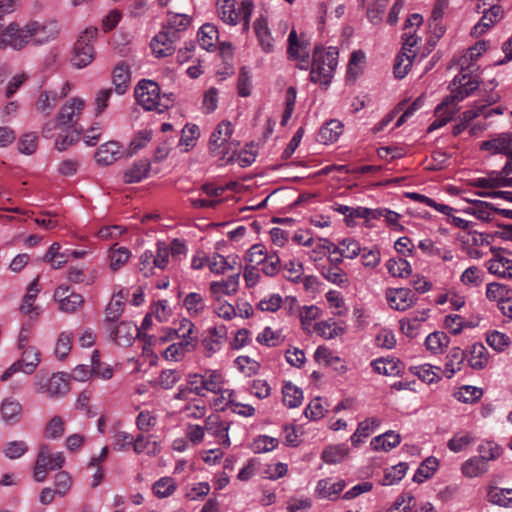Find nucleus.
<instances>
[{
	"label": "nucleus",
	"mask_w": 512,
	"mask_h": 512,
	"mask_svg": "<svg viewBox=\"0 0 512 512\" xmlns=\"http://www.w3.org/2000/svg\"><path fill=\"white\" fill-rule=\"evenodd\" d=\"M152 132L149 130L139 131L131 141L129 147L120 157L130 158L133 157L139 149H142L151 140Z\"/></svg>",
	"instance_id": "51"
},
{
	"label": "nucleus",
	"mask_w": 512,
	"mask_h": 512,
	"mask_svg": "<svg viewBox=\"0 0 512 512\" xmlns=\"http://www.w3.org/2000/svg\"><path fill=\"white\" fill-rule=\"evenodd\" d=\"M239 274L228 276L220 281L210 283V293L215 301H220L224 296L234 295L239 288Z\"/></svg>",
	"instance_id": "18"
},
{
	"label": "nucleus",
	"mask_w": 512,
	"mask_h": 512,
	"mask_svg": "<svg viewBox=\"0 0 512 512\" xmlns=\"http://www.w3.org/2000/svg\"><path fill=\"white\" fill-rule=\"evenodd\" d=\"M468 211L476 218L486 222L493 220L496 214V208L492 204L480 200L473 202V206Z\"/></svg>",
	"instance_id": "48"
},
{
	"label": "nucleus",
	"mask_w": 512,
	"mask_h": 512,
	"mask_svg": "<svg viewBox=\"0 0 512 512\" xmlns=\"http://www.w3.org/2000/svg\"><path fill=\"white\" fill-rule=\"evenodd\" d=\"M0 412L5 422L16 423L19 421L22 405L18 400L6 398L2 401Z\"/></svg>",
	"instance_id": "39"
},
{
	"label": "nucleus",
	"mask_w": 512,
	"mask_h": 512,
	"mask_svg": "<svg viewBox=\"0 0 512 512\" xmlns=\"http://www.w3.org/2000/svg\"><path fill=\"white\" fill-rule=\"evenodd\" d=\"M343 133V124L339 120L326 122L318 133V141L323 144L333 143Z\"/></svg>",
	"instance_id": "31"
},
{
	"label": "nucleus",
	"mask_w": 512,
	"mask_h": 512,
	"mask_svg": "<svg viewBox=\"0 0 512 512\" xmlns=\"http://www.w3.org/2000/svg\"><path fill=\"white\" fill-rule=\"evenodd\" d=\"M416 505L414 496L410 493L399 495L387 512H412Z\"/></svg>",
	"instance_id": "61"
},
{
	"label": "nucleus",
	"mask_w": 512,
	"mask_h": 512,
	"mask_svg": "<svg viewBox=\"0 0 512 512\" xmlns=\"http://www.w3.org/2000/svg\"><path fill=\"white\" fill-rule=\"evenodd\" d=\"M438 370H440L439 367H434L430 364H422L411 367V372L414 375L429 384L440 380V377L437 373Z\"/></svg>",
	"instance_id": "57"
},
{
	"label": "nucleus",
	"mask_w": 512,
	"mask_h": 512,
	"mask_svg": "<svg viewBox=\"0 0 512 512\" xmlns=\"http://www.w3.org/2000/svg\"><path fill=\"white\" fill-rule=\"evenodd\" d=\"M400 441L401 437L399 434L394 431H387L382 435L374 437L370 442V446L375 451L387 452L398 446Z\"/></svg>",
	"instance_id": "33"
},
{
	"label": "nucleus",
	"mask_w": 512,
	"mask_h": 512,
	"mask_svg": "<svg viewBox=\"0 0 512 512\" xmlns=\"http://www.w3.org/2000/svg\"><path fill=\"white\" fill-rule=\"evenodd\" d=\"M67 279L76 284L92 285L96 275L94 271L72 266L68 269Z\"/></svg>",
	"instance_id": "44"
},
{
	"label": "nucleus",
	"mask_w": 512,
	"mask_h": 512,
	"mask_svg": "<svg viewBox=\"0 0 512 512\" xmlns=\"http://www.w3.org/2000/svg\"><path fill=\"white\" fill-rule=\"evenodd\" d=\"M40 362V351L36 347L28 346L23 349L21 358L3 372L0 380L5 382L18 372L30 375L35 372Z\"/></svg>",
	"instance_id": "7"
},
{
	"label": "nucleus",
	"mask_w": 512,
	"mask_h": 512,
	"mask_svg": "<svg viewBox=\"0 0 512 512\" xmlns=\"http://www.w3.org/2000/svg\"><path fill=\"white\" fill-rule=\"evenodd\" d=\"M489 502L503 507L512 506V489L491 487L487 493Z\"/></svg>",
	"instance_id": "43"
},
{
	"label": "nucleus",
	"mask_w": 512,
	"mask_h": 512,
	"mask_svg": "<svg viewBox=\"0 0 512 512\" xmlns=\"http://www.w3.org/2000/svg\"><path fill=\"white\" fill-rule=\"evenodd\" d=\"M486 267L491 274L502 278H512V260L497 256L486 263Z\"/></svg>",
	"instance_id": "37"
},
{
	"label": "nucleus",
	"mask_w": 512,
	"mask_h": 512,
	"mask_svg": "<svg viewBox=\"0 0 512 512\" xmlns=\"http://www.w3.org/2000/svg\"><path fill=\"white\" fill-rule=\"evenodd\" d=\"M483 395L481 388L471 385L460 387L455 393L454 397L463 403H474L478 401Z\"/></svg>",
	"instance_id": "58"
},
{
	"label": "nucleus",
	"mask_w": 512,
	"mask_h": 512,
	"mask_svg": "<svg viewBox=\"0 0 512 512\" xmlns=\"http://www.w3.org/2000/svg\"><path fill=\"white\" fill-rule=\"evenodd\" d=\"M84 107L85 101L82 98L73 97L66 101L56 116L58 126L75 127Z\"/></svg>",
	"instance_id": "10"
},
{
	"label": "nucleus",
	"mask_w": 512,
	"mask_h": 512,
	"mask_svg": "<svg viewBox=\"0 0 512 512\" xmlns=\"http://www.w3.org/2000/svg\"><path fill=\"white\" fill-rule=\"evenodd\" d=\"M337 64L338 50L336 48L323 49L316 47L313 53L310 80L321 85H329Z\"/></svg>",
	"instance_id": "2"
},
{
	"label": "nucleus",
	"mask_w": 512,
	"mask_h": 512,
	"mask_svg": "<svg viewBox=\"0 0 512 512\" xmlns=\"http://www.w3.org/2000/svg\"><path fill=\"white\" fill-rule=\"evenodd\" d=\"M44 454L45 456V467L49 471L61 469L65 463V457L62 452L51 453L48 445H41L39 448L38 455Z\"/></svg>",
	"instance_id": "47"
},
{
	"label": "nucleus",
	"mask_w": 512,
	"mask_h": 512,
	"mask_svg": "<svg viewBox=\"0 0 512 512\" xmlns=\"http://www.w3.org/2000/svg\"><path fill=\"white\" fill-rule=\"evenodd\" d=\"M150 174L151 167L149 162H133L125 169L123 177L126 183H136L150 176Z\"/></svg>",
	"instance_id": "34"
},
{
	"label": "nucleus",
	"mask_w": 512,
	"mask_h": 512,
	"mask_svg": "<svg viewBox=\"0 0 512 512\" xmlns=\"http://www.w3.org/2000/svg\"><path fill=\"white\" fill-rule=\"evenodd\" d=\"M466 355L459 347L450 349L446 357L443 373L447 378H452L457 372L462 369Z\"/></svg>",
	"instance_id": "26"
},
{
	"label": "nucleus",
	"mask_w": 512,
	"mask_h": 512,
	"mask_svg": "<svg viewBox=\"0 0 512 512\" xmlns=\"http://www.w3.org/2000/svg\"><path fill=\"white\" fill-rule=\"evenodd\" d=\"M371 365L373 370L380 375L392 376L398 374L400 371L398 362L393 359H376Z\"/></svg>",
	"instance_id": "60"
},
{
	"label": "nucleus",
	"mask_w": 512,
	"mask_h": 512,
	"mask_svg": "<svg viewBox=\"0 0 512 512\" xmlns=\"http://www.w3.org/2000/svg\"><path fill=\"white\" fill-rule=\"evenodd\" d=\"M308 43L304 40H299L295 30H292L288 37V56L294 60H301V62H308L309 51Z\"/></svg>",
	"instance_id": "24"
},
{
	"label": "nucleus",
	"mask_w": 512,
	"mask_h": 512,
	"mask_svg": "<svg viewBox=\"0 0 512 512\" xmlns=\"http://www.w3.org/2000/svg\"><path fill=\"white\" fill-rule=\"evenodd\" d=\"M388 272L394 277L405 278L412 273L410 263L403 258L390 259L386 263Z\"/></svg>",
	"instance_id": "56"
},
{
	"label": "nucleus",
	"mask_w": 512,
	"mask_h": 512,
	"mask_svg": "<svg viewBox=\"0 0 512 512\" xmlns=\"http://www.w3.org/2000/svg\"><path fill=\"white\" fill-rule=\"evenodd\" d=\"M65 97L64 93H58L52 90H44L40 92L36 101V110L45 116L51 115L59 100Z\"/></svg>",
	"instance_id": "22"
},
{
	"label": "nucleus",
	"mask_w": 512,
	"mask_h": 512,
	"mask_svg": "<svg viewBox=\"0 0 512 512\" xmlns=\"http://www.w3.org/2000/svg\"><path fill=\"white\" fill-rule=\"evenodd\" d=\"M361 251L362 248L356 240L345 238L337 246L333 245L332 254H338L347 259H354L360 255Z\"/></svg>",
	"instance_id": "40"
},
{
	"label": "nucleus",
	"mask_w": 512,
	"mask_h": 512,
	"mask_svg": "<svg viewBox=\"0 0 512 512\" xmlns=\"http://www.w3.org/2000/svg\"><path fill=\"white\" fill-rule=\"evenodd\" d=\"M208 335L203 339L202 343L209 354H213L220 350L223 341L227 337V327L223 324L215 325L207 330Z\"/></svg>",
	"instance_id": "21"
},
{
	"label": "nucleus",
	"mask_w": 512,
	"mask_h": 512,
	"mask_svg": "<svg viewBox=\"0 0 512 512\" xmlns=\"http://www.w3.org/2000/svg\"><path fill=\"white\" fill-rule=\"evenodd\" d=\"M54 297L59 303V309L66 313L75 312L84 303L82 295L70 291V287L64 284L58 286Z\"/></svg>",
	"instance_id": "15"
},
{
	"label": "nucleus",
	"mask_w": 512,
	"mask_h": 512,
	"mask_svg": "<svg viewBox=\"0 0 512 512\" xmlns=\"http://www.w3.org/2000/svg\"><path fill=\"white\" fill-rule=\"evenodd\" d=\"M454 102L448 100L446 97L435 109L436 119L433 123L430 124L428 131H434L442 126H444L449 120L452 119L453 115L456 112L455 108H451L450 106Z\"/></svg>",
	"instance_id": "29"
},
{
	"label": "nucleus",
	"mask_w": 512,
	"mask_h": 512,
	"mask_svg": "<svg viewBox=\"0 0 512 512\" xmlns=\"http://www.w3.org/2000/svg\"><path fill=\"white\" fill-rule=\"evenodd\" d=\"M418 247L428 256L440 258L445 262L452 261L454 258L450 249L437 246L431 239L419 241Z\"/></svg>",
	"instance_id": "36"
},
{
	"label": "nucleus",
	"mask_w": 512,
	"mask_h": 512,
	"mask_svg": "<svg viewBox=\"0 0 512 512\" xmlns=\"http://www.w3.org/2000/svg\"><path fill=\"white\" fill-rule=\"evenodd\" d=\"M135 97L138 104L145 110H155L161 113L169 107L168 104L161 101L158 84L151 80L143 79L137 84Z\"/></svg>",
	"instance_id": "5"
},
{
	"label": "nucleus",
	"mask_w": 512,
	"mask_h": 512,
	"mask_svg": "<svg viewBox=\"0 0 512 512\" xmlns=\"http://www.w3.org/2000/svg\"><path fill=\"white\" fill-rule=\"evenodd\" d=\"M386 300L390 308L397 311H406L416 303L417 297L408 288H393L387 290Z\"/></svg>",
	"instance_id": "13"
},
{
	"label": "nucleus",
	"mask_w": 512,
	"mask_h": 512,
	"mask_svg": "<svg viewBox=\"0 0 512 512\" xmlns=\"http://www.w3.org/2000/svg\"><path fill=\"white\" fill-rule=\"evenodd\" d=\"M235 0H218V14L220 19L229 24L236 25L240 20L244 21V29L249 28V21L253 10V4L249 0L242 1L238 7Z\"/></svg>",
	"instance_id": "3"
},
{
	"label": "nucleus",
	"mask_w": 512,
	"mask_h": 512,
	"mask_svg": "<svg viewBox=\"0 0 512 512\" xmlns=\"http://www.w3.org/2000/svg\"><path fill=\"white\" fill-rule=\"evenodd\" d=\"M59 25L56 21L39 23L33 21L28 23V31L31 34V41L35 44H43L54 40L59 34Z\"/></svg>",
	"instance_id": "12"
},
{
	"label": "nucleus",
	"mask_w": 512,
	"mask_h": 512,
	"mask_svg": "<svg viewBox=\"0 0 512 512\" xmlns=\"http://www.w3.org/2000/svg\"><path fill=\"white\" fill-rule=\"evenodd\" d=\"M233 128L229 121L220 122L209 139V149L215 151L220 148L232 135Z\"/></svg>",
	"instance_id": "32"
},
{
	"label": "nucleus",
	"mask_w": 512,
	"mask_h": 512,
	"mask_svg": "<svg viewBox=\"0 0 512 512\" xmlns=\"http://www.w3.org/2000/svg\"><path fill=\"white\" fill-rule=\"evenodd\" d=\"M380 421L376 418H368L358 424V427L350 440L354 446L360 444L365 438L374 432L375 428L378 427Z\"/></svg>",
	"instance_id": "41"
},
{
	"label": "nucleus",
	"mask_w": 512,
	"mask_h": 512,
	"mask_svg": "<svg viewBox=\"0 0 512 512\" xmlns=\"http://www.w3.org/2000/svg\"><path fill=\"white\" fill-rule=\"evenodd\" d=\"M217 39L218 30L213 24L206 23L200 28L198 33V42L203 49L209 50L212 48Z\"/></svg>",
	"instance_id": "45"
},
{
	"label": "nucleus",
	"mask_w": 512,
	"mask_h": 512,
	"mask_svg": "<svg viewBox=\"0 0 512 512\" xmlns=\"http://www.w3.org/2000/svg\"><path fill=\"white\" fill-rule=\"evenodd\" d=\"M131 256V252L126 247H117L114 245L109 252L110 268L117 271L122 268Z\"/></svg>",
	"instance_id": "53"
},
{
	"label": "nucleus",
	"mask_w": 512,
	"mask_h": 512,
	"mask_svg": "<svg viewBox=\"0 0 512 512\" xmlns=\"http://www.w3.org/2000/svg\"><path fill=\"white\" fill-rule=\"evenodd\" d=\"M151 49L157 58H164L175 52V45L164 33H158L151 41Z\"/></svg>",
	"instance_id": "38"
},
{
	"label": "nucleus",
	"mask_w": 512,
	"mask_h": 512,
	"mask_svg": "<svg viewBox=\"0 0 512 512\" xmlns=\"http://www.w3.org/2000/svg\"><path fill=\"white\" fill-rule=\"evenodd\" d=\"M27 31L28 24L21 28L18 23L11 22L0 34V48L23 49L31 42V34Z\"/></svg>",
	"instance_id": "8"
},
{
	"label": "nucleus",
	"mask_w": 512,
	"mask_h": 512,
	"mask_svg": "<svg viewBox=\"0 0 512 512\" xmlns=\"http://www.w3.org/2000/svg\"><path fill=\"white\" fill-rule=\"evenodd\" d=\"M34 385L40 394L57 398L66 395L70 390L69 376L64 372L54 373L49 376L47 373H39L35 377Z\"/></svg>",
	"instance_id": "4"
},
{
	"label": "nucleus",
	"mask_w": 512,
	"mask_h": 512,
	"mask_svg": "<svg viewBox=\"0 0 512 512\" xmlns=\"http://www.w3.org/2000/svg\"><path fill=\"white\" fill-rule=\"evenodd\" d=\"M416 56L415 53L408 54L407 52H402L396 57V61L394 64V75L398 79L404 78L413 62V58Z\"/></svg>",
	"instance_id": "62"
},
{
	"label": "nucleus",
	"mask_w": 512,
	"mask_h": 512,
	"mask_svg": "<svg viewBox=\"0 0 512 512\" xmlns=\"http://www.w3.org/2000/svg\"><path fill=\"white\" fill-rule=\"evenodd\" d=\"M496 454L490 456H474L466 460L461 471L464 476L469 478L479 477L488 470V462L495 459Z\"/></svg>",
	"instance_id": "20"
},
{
	"label": "nucleus",
	"mask_w": 512,
	"mask_h": 512,
	"mask_svg": "<svg viewBox=\"0 0 512 512\" xmlns=\"http://www.w3.org/2000/svg\"><path fill=\"white\" fill-rule=\"evenodd\" d=\"M480 150L488 151L491 155H503L512 160V133L495 134L491 139L481 142Z\"/></svg>",
	"instance_id": "11"
},
{
	"label": "nucleus",
	"mask_w": 512,
	"mask_h": 512,
	"mask_svg": "<svg viewBox=\"0 0 512 512\" xmlns=\"http://www.w3.org/2000/svg\"><path fill=\"white\" fill-rule=\"evenodd\" d=\"M438 460L435 457L426 458L413 476V480L417 483H422L426 479L430 478L437 470Z\"/></svg>",
	"instance_id": "55"
},
{
	"label": "nucleus",
	"mask_w": 512,
	"mask_h": 512,
	"mask_svg": "<svg viewBox=\"0 0 512 512\" xmlns=\"http://www.w3.org/2000/svg\"><path fill=\"white\" fill-rule=\"evenodd\" d=\"M176 490V483L171 477H162L153 485V492L159 498L169 497Z\"/></svg>",
	"instance_id": "63"
},
{
	"label": "nucleus",
	"mask_w": 512,
	"mask_h": 512,
	"mask_svg": "<svg viewBox=\"0 0 512 512\" xmlns=\"http://www.w3.org/2000/svg\"><path fill=\"white\" fill-rule=\"evenodd\" d=\"M194 346L191 345V341H180L173 343L164 351V357L170 361H178L182 359L186 352L190 351Z\"/></svg>",
	"instance_id": "59"
},
{
	"label": "nucleus",
	"mask_w": 512,
	"mask_h": 512,
	"mask_svg": "<svg viewBox=\"0 0 512 512\" xmlns=\"http://www.w3.org/2000/svg\"><path fill=\"white\" fill-rule=\"evenodd\" d=\"M429 312V309L416 310L400 319L399 326L401 332L409 338H415L419 333L422 323L428 319Z\"/></svg>",
	"instance_id": "16"
},
{
	"label": "nucleus",
	"mask_w": 512,
	"mask_h": 512,
	"mask_svg": "<svg viewBox=\"0 0 512 512\" xmlns=\"http://www.w3.org/2000/svg\"><path fill=\"white\" fill-rule=\"evenodd\" d=\"M477 11L483 13L480 21L473 27L471 34L473 36H481L502 18L503 10L500 6L486 3L485 0H478Z\"/></svg>",
	"instance_id": "9"
},
{
	"label": "nucleus",
	"mask_w": 512,
	"mask_h": 512,
	"mask_svg": "<svg viewBox=\"0 0 512 512\" xmlns=\"http://www.w3.org/2000/svg\"><path fill=\"white\" fill-rule=\"evenodd\" d=\"M203 378L205 383L206 394L208 392H222L225 381L221 372H219L218 370H207L203 374Z\"/></svg>",
	"instance_id": "46"
},
{
	"label": "nucleus",
	"mask_w": 512,
	"mask_h": 512,
	"mask_svg": "<svg viewBox=\"0 0 512 512\" xmlns=\"http://www.w3.org/2000/svg\"><path fill=\"white\" fill-rule=\"evenodd\" d=\"M346 487V481L327 477L320 479L315 487V496L321 500L335 501Z\"/></svg>",
	"instance_id": "14"
},
{
	"label": "nucleus",
	"mask_w": 512,
	"mask_h": 512,
	"mask_svg": "<svg viewBox=\"0 0 512 512\" xmlns=\"http://www.w3.org/2000/svg\"><path fill=\"white\" fill-rule=\"evenodd\" d=\"M407 470L408 465L404 462L392 466L390 469L386 470L384 477L381 480V484L383 486H391L397 484L406 475Z\"/></svg>",
	"instance_id": "54"
},
{
	"label": "nucleus",
	"mask_w": 512,
	"mask_h": 512,
	"mask_svg": "<svg viewBox=\"0 0 512 512\" xmlns=\"http://www.w3.org/2000/svg\"><path fill=\"white\" fill-rule=\"evenodd\" d=\"M39 277H36L28 286L27 292L23 297L22 304L20 306V311L24 315H32L34 313L35 316L39 314L38 307L34 305V301L37 298L38 293L40 292L39 288Z\"/></svg>",
	"instance_id": "30"
},
{
	"label": "nucleus",
	"mask_w": 512,
	"mask_h": 512,
	"mask_svg": "<svg viewBox=\"0 0 512 512\" xmlns=\"http://www.w3.org/2000/svg\"><path fill=\"white\" fill-rule=\"evenodd\" d=\"M97 32L96 27H88L77 39L71 59L75 67L83 68L94 59L95 51L92 42L96 39Z\"/></svg>",
	"instance_id": "6"
},
{
	"label": "nucleus",
	"mask_w": 512,
	"mask_h": 512,
	"mask_svg": "<svg viewBox=\"0 0 512 512\" xmlns=\"http://www.w3.org/2000/svg\"><path fill=\"white\" fill-rule=\"evenodd\" d=\"M486 342L497 352H503L511 343L509 336L497 330L487 334Z\"/></svg>",
	"instance_id": "64"
},
{
	"label": "nucleus",
	"mask_w": 512,
	"mask_h": 512,
	"mask_svg": "<svg viewBox=\"0 0 512 512\" xmlns=\"http://www.w3.org/2000/svg\"><path fill=\"white\" fill-rule=\"evenodd\" d=\"M449 340L444 332L430 333L425 339V346L433 354L441 353L448 346Z\"/></svg>",
	"instance_id": "52"
},
{
	"label": "nucleus",
	"mask_w": 512,
	"mask_h": 512,
	"mask_svg": "<svg viewBox=\"0 0 512 512\" xmlns=\"http://www.w3.org/2000/svg\"><path fill=\"white\" fill-rule=\"evenodd\" d=\"M73 338H74V335H73V332H71V331H63L59 334L57 341H56L55 350H54L55 356L59 360L65 359L68 356V354L70 353L71 348H72Z\"/></svg>",
	"instance_id": "49"
},
{
	"label": "nucleus",
	"mask_w": 512,
	"mask_h": 512,
	"mask_svg": "<svg viewBox=\"0 0 512 512\" xmlns=\"http://www.w3.org/2000/svg\"><path fill=\"white\" fill-rule=\"evenodd\" d=\"M42 260L53 269H60L69 261L67 249L62 250L61 245L54 242L43 255Z\"/></svg>",
	"instance_id": "27"
},
{
	"label": "nucleus",
	"mask_w": 512,
	"mask_h": 512,
	"mask_svg": "<svg viewBox=\"0 0 512 512\" xmlns=\"http://www.w3.org/2000/svg\"><path fill=\"white\" fill-rule=\"evenodd\" d=\"M110 335L118 345L129 346L138 336V328L132 322L123 321L113 329L110 328Z\"/></svg>",
	"instance_id": "19"
},
{
	"label": "nucleus",
	"mask_w": 512,
	"mask_h": 512,
	"mask_svg": "<svg viewBox=\"0 0 512 512\" xmlns=\"http://www.w3.org/2000/svg\"><path fill=\"white\" fill-rule=\"evenodd\" d=\"M205 429L209 435L217 439L220 445L229 447L231 445L228 436L229 423L222 421L218 415H210L205 419Z\"/></svg>",
	"instance_id": "17"
},
{
	"label": "nucleus",
	"mask_w": 512,
	"mask_h": 512,
	"mask_svg": "<svg viewBox=\"0 0 512 512\" xmlns=\"http://www.w3.org/2000/svg\"><path fill=\"white\" fill-rule=\"evenodd\" d=\"M253 28L262 50L266 53L272 52L274 48L273 38L267 20L264 17L256 19Z\"/></svg>",
	"instance_id": "25"
},
{
	"label": "nucleus",
	"mask_w": 512,
	"mask_h": 512,
	"mask_svg": "<svg viewBox=\"0 0 512 512\" xmlns=\"http://www.w3.org/2000/svg\"><path fill=\"white\" fill-rule=\"evenodd\" d=\"M112 80L118 94L126 92L131 82V72L129 66L125 62L121 61L114 67Z\"/></svg>",
	"instance_id": "28"
},
{
	"label": "nucleus",
	"mask_w": 512,
	"mask_h": 512,
	"mask_svg": "<svg viewBox=\"0 0 512 512\" xmlns=\"http://www.w3.org/2000/svg\"><path fill=\"white\" fill-rule=\"evenodd\" d=\"M283 403L289 408H295L301 405L303 400L302 391L291 382H286L282 387Z\"/></svg>",
	"instance_id": "42"
},
{
	"label": "nucleus",
	"mask_w": 512,
	"mask_h": 512,
	"mask_svg": "<svg viewBox=\"0 0 512 512\" xmlns=\"http://www.w3.org/2000/svg\"><path fill=\"white\" fill-rule=\"evenodd\" d=\"M349 453L346 445H334L327 447L322 452V459L327 464H337L342 462Z\"/></svg>",
	"instance_id": "50"
},
{
	"label": "nucleus",
	"mask_w": 512,
	"mask_h": 512,
	"mask_svg": "<svg viewBox=\"0 0 512 512\" xmlns=\"http://www.w3.org/2000/svg\"><path fill=\"white\" fill-rule=\"evenodd\" d=\"M467 361L473 370H483L489 363V352L482 343H474L468 350Z\"/></svg>",
	"instance_id": "23"
},
{
	"label": "nucleus",
	"mask_w": 512,
	"mask_h": 512,
	"mask_svg": "<svg viewBox=\"0 0 512 512\" xmlns=\"http://www.w3.org/2000/svg\"><path fill=\"white\" fill-rule=\"evenodd\" d=\"M126 298L127 294L123 291H119L112 296L105 310L107 321L115 322L120 318L124 310Z\"/></svg>",
	"instance_id": "35"
},
{
	"label": "nucleus",
	"mask_w": 512,
	"mask_h": 512,
	"mask_svg": "<svg viewBox=\"0 0 512 512\" xmlns=\"http://www.w3.org/2000/svg\"><path fill=\"white\" fill-rule=\"evenodd\" d=\"M460 72L454 77L450 84L451 95L447 96L448 100L453 102L462 101L468 97L473 91L478 89L481 80L476 73L478 66L468 63L467 57H461L458 62Z\"/></svg>",
	"instance_id": "1"
}]
</instances>
